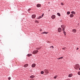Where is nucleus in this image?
I'll use <instances>...</instances> for the list:
<instances>
[{
	"label": "nucleus",
	"instance_id": "1",
	"mask_svg": "<svg viewBox=\"0 0 80 80\" xmlns=\"http://www.w3.org/2000/svg\"><path fill=\"white\" fill-rule=\"evenodd\" d=\"M80 67V66L78 64H77L75 66V69L76 70L78 69V68Z\"/></svg>",
	"mask_w": 80,
	"mask_h": 80
},
{
	"label": "nucleus",
	"instance_id": "2",
	"mask_svg": "<svg viewBox=\"0 0 80 80\" xmlns=\"http://www.w3.org/2000/svg\"><path fill=\"white\" fill-rule=\"evenodd\" d=\"M38 52V50H35L32 52V53L33 54H36Z\"/></svg>",
	"mask_w": 80,
	"mask_h": 80
},
{
	"label": "nucleus",
	"instance_id": "3",
	"mask_svg": "<svg viewBox=\"0 0 80 80\" xmlns=\"http://www.w3.org/2000/svg\"><path fill=\"white\" fill-rule=\"evenodd\" d=\"M44 72L46 74H48V70L45 69L44 70Z\"/></svg>",
	"mask_w": 80,
	"mask_h": 80
},
{
	"label": "nucleus",
	"instance_id": "4",
	"mask_svg": "<svg viewBox=\"0 0 80 80\" xmlns=\"http://www.w3.org/2000/svg\"><path fill=\"white\" fill-rule=\"evenodd\" d=\"M36 15L34 14V15H32V18H33V19L35 18H36Z\"/></svg>",
	"mask_w": 80,
	"mask_h": 80
},
{
	"label": "nucleus",
	"instance_id": "5",
	"mask_svg": "<svg viewBox=\"0 0 80 80\" xmlns=\"http://www.w3.org/2000/svg\"><path fill=\"white\" fill-rule=\"evenodd\" d=\"M51 18L52 19H55V15H52V16Z\"/></svg>",
	"mask_w": 80,
	"mask_h": 80
},
{
	"label": "nucleus",
	"instance_id": "6",
	"mask_svg": "<svg viewBox=\"0 0 80 80\" xmlns=\"http://www.w3.org/2000/svg\"><path fill=\"white\" fill-rule=\"evenodd\" d=\"M61 31L62 29L61 28H59L58 29V32H60Z\"/></svg>",
	"mask_w": 80,
	"mask_h": 80
},
{
	"label": "nucleus",
	"instance_id": "7",
	"mask_svg": "<svg viewBox=\"0 0 80 80\" xmlns=\"http://www.w3.org/2000/svg\"><path fill=\"white\" fill-rule=\"evenodd\" d=\"M41 6V4H37V5H36V6H37L38 8L40 7Z\"/></svg>",
	"mask_w": 80,
	"mask_h": 80
},
{
	"label": "nucleus",
	"instance_id": "8",
	"mask_svg": "<svg viewBox=\"0 0 80 80\" xmlns=\"http://www.w3.org/2000/svg\"><path fill=\"white\" fill-rule=\"evenodd\" d=\"M36 66V64L34 63L32 64V68H34Z\"/></svg>",
	"mask_w": 80,
	"mask_h": 80
},
{
	"label": "nucleus",
	"instance_id": "9",
	"mask_svg": "<svg viewBox=\"0 0 80 80\" xmlns=\"http://www.w3.org/2000/svg\"><path fill=\"white\" fill-rule=\"evenodd\" d=\"M72 32L73 33H75L76 32V30L75 29H73L72 30Z\"/></svg>",
	"mask_w": 80,
	"mask_h": 80
},
{
	"label": "nucleus",
	"instance_id": "10",
	"mask_svg": "<svg viewBox=\"0 0 80 80\" xmlns=\"http://www.w3.org/2000/svg\"><path fill=\"white\" fill-rule=\"evenodd\" d=\"M73 16L74 15L73 14H71L70 15V17L71 18H73Z\"/></svg>",
	"mask_w": 80,
	"mask_h": 80
},
{
	"label": "nucleus",
	"instance_id": "11",
	"mask_svg": "<svg viewBox=\"0 0 80 80\" xmlns=\"http://www.w3.org/2000/svg\"><path fill=\"white\" fill-rule=\"evenodd\" d=\"M28 64H25L24 66V67L25 68H26L28 67Z\"/></svg>",
	"mask_w": 80,
	"mask_h": 80
},
{
	"label": "nucleus",
	"instance_id": "12",
	"mask_svg": "<svg viewBox=\"0 0 80 80\" xmlns=\"http://www.w3.org/2000/svg\"><path fill=\"white\" fill-rule=\"evenodd\" d=\"M72 74H69V76H68V77H72Z\"/></svg>",
	"mask_w": 80,
	"mask_h": 80
},
{
	"label": "nucleus",
	"instance_id": "13",
	"mask_svg": "<svg viewBox=\"0 0 80 80\" xmlns=\"http://www.w3.org/2000/svg\"><path fill=\"white\" fill-rule=\"evenodd\" d=\"M32 55V54H28V55H27V56L28 57H30Z\"/></svg>",
	"mask_w": 80,
	"mask_h": 80
},
{
	"label": "nucleus",
	"instance_id": "14",
	"mask_svg": "<svg viewBox=\"0 0 80 80\" xmlns=\"http://www.w3.org/2000/svg\"><path fill=\"white\" fill-rule=\"evenodd\" d=\"M61 28H62L63 29H64L65 28V27L63 25H61Z\"/></svg>",
	"mask_w": 80,
	"mask_h": 80
},
{
	"label": "nucleus",
	"instance_id": "15",
	"mask_svg": "<svg viewBox=\"0 0 80 80\" xmlns=\"http://www.w3.org/2000/svg\"><path fill=\"white\" fill-rule=\"evenodd\" d=\"M42 34H48V32H42Z\"/></svg>",
	"mask_w": 80,
	"mask_h": 80
},
{
	"label": "nucleus",
	"instance_id": "16",
	"mask_svg": "<svg viewBox=\"0 0 80 80\" xmlns=\"http://www.w3.org/2000/svg\"><path fill=\"white\" fill-rule=\"evenodd\" d=\"M35 77L34 76H33V75H32L31 76H30V78H34Z\"/></svg>",
	"mask_w": 80,
	"mask_h": 80
},
{
	"label": "nucleus",
	"instance_id": "17",
	"mask_svg": "<svg viewBox=\"0 0 80 80\" xmlns=\"http://www.w3.org/2000/svg\"><path fill=\"white\" fill-rule=\"evenodd\" d=\"M67 14H68V15H69V14L70 13V12H67Z\"/></svg>",
	"mask_w": 80,
	"mask_h": 80
},
{
	"label": "nucleus",
	"instance_id": "18",
	"mask_svg": "<svg viewBox=\"0 0 80 80\" xmlns=\"http://www.w3.org/2000/svg\"><path fill=\"white\" fill-rule=\"evenodd\" d=\"M44 73V72L43 71H42L41 72V73L42 74H43Z\"/></svg>",
	"mask_w": 80,
	"mask_h": 80
},
{
	"label": "nucleus",
	"instance_id": "19",
	"mask_svg": "<svg viewBox=\"0 0 80 80\" xmlns=\"http://www.w3.org/2000/svg\"><path fill=\"white\" fill-rule=\"evenodd\" d=\"M71 13L72 14H75V12H74V11H72V12H71Z\"/></svg>",
	"mask_w": 80,
	"mask_h": 80
},
{
	"label": "nucleus",
	"instance_id": "20",
	"mask_svg": "<svg viewBox=\"0 0 80 80\" xmlns=\"http://www.w3.org/2000/svg\"><path fill=\"white\" fill-rule=\"evenodd\" d=\"M57 15H58V16H61V15H60V14L59 13H57Z\"/></svg>",
	"mask_w": 80,
	"mask_h": 80
},
{
	"label": "nucleus",
	"instance_id": "21",
	"mask_svg": "<svg viewBox=\"0 0 80 80\" xmlns=\"http://www.w3.org/2000/svg\"><path fill=\"white\" fill-rule=\"evenodd\" d=\"M63 58L62 57H60V58H58V59H62Z\"/></svg>",
	"mask_w": 80,
	"mask_h": 80
},
{
	"label": "nucleus",
	"instance_id": "22",
	"mask_svg": "<svg viewBox=\"0 0 80 80\" xmlns=\"http://www.w3.org/2000/svg\"><path fill=\"white\" fill-rule=\"evenodd\" d=\"M66 32H65V31H63V33L65 35H66Z\"/></svg>",
	"mask_w": 80,
	"mask_h": 80
},
{
	"label": "nucleus",
	"instance_id": "23",
	"mask_svg": "<svg viewBox=\"0 0 80 80\" xmlns=\"http://www.w3.org/2000/svg\"><path fill=\"white\" fill-rule=\"evenodd\" d=\"M42 17H41V16H40L38 18V19H40V18H42Z\"/></svg>",
	"mask_w": 80,
	"mask_h": 80
},
{
	"label": "nucleus",
	"instance_id": "24",
	"mask_svg": "<svg viewBox=\"0 0 80 80\" xmlns=\"http://www.w3.org/2000/svg\"><path fill=\"white\" fill-rule=\"evenodd\" d=\"M54 48V47L53 46H52L50 47V48Z\"/></svg>",
	"mask_w": 80,
	"mask_h": 80
},
{
	"label": "nucleus",
	"instance_id": "25",
	"mask_svg": "<svg viewBox=\"0 0 80 80\" xmlns=\"http://www.w3.org/2000/svg\"><path fill=\"white\" fill-rule=\"evenodd\" d=\"M57 76H55L54 77V78L56 79V78H57Z\"/></svg>",
	"mask_w": 80,
	"mask_h": 80
},
{
	"label": "nucleus",
	"instance_id": "26",
	"mask_svg": "<svg viewBox=\"0 0 80 80\" xmlns=\"http://www.w3.org/2000/svg\"><path fill=\"white\" fill-rule=\"evenodd\" d=\"M78 75H80V72H78Z\"/></svg>",
	"mask_w": 80,
	"mask_h": 80
},
{
	"label": "nucleus",
	"instance_id": "27",
	"mask_svg": "<svg viewBox=\"0 0 80 80\" xmlns=\"http://www.w3.org/2000/svg\"><path fill=\"white\" fill-rule=\"evenodd\" d=\"M10 79H11V78L10 77H9V78H8V79L10 80Z\"/></svg>",
	"mask_w": 80,
	"mask_h": 80
},
{
	"label": "nucleus",
	"instance_id": "28",
	"mask_svg": "<svg viewBox=\"0 0 80 80\" xmlns=\"http://www.w3.org/2000/svg\"><path fill=\"white\" fill-rule=\"evenodd\" d=\"M30 10H31V9H29L28 10V12H29V11H30Z\"/></svg>",
	"mask_w": 80,
	"mask_h": 80
},
{
	"label": "nucleus",
	"instance_id": "29",
	"mask_svg": "<svg viewBox=\"0 0 80 80\" xmlns=\"http://www.w3.org/2000/svg\"><path fill=\"white\" fill-rule=\"evenodd\" d=\"M44 15V13H43L42 15V17H43Z\"/></svg>",
	"mask_w": 80,
	"mask_h": 80
},
{
	"label": "nucleus",
	"instance_id": "30",
	"mask_svg": "<svg viewBox=\"0 0 80 80\" xmlns=\"http://www.w3.org/2000/svg\"><path fill=\"white\" fill-rule=\"evenodd\" d=\"M63 4H63V3H61V5H63Z\"/></svg>",
	"mask_w": 80,
	"mask_h": 80
},
{
	"label": "nucleus",
	"instance_id": "31",
	"mask_svg": "<svg viewBox=\"0 0 80 80\" xmlns=\"http://www.w3.org/2000/svg\"><path fill=\"white\" fill-rule=\"evenodd\" d=\"M40 48H37V49H36L39 50V49H40Z\"/></svg>",
	"mask_w": 80,
	"mask_h": 80
},
{
	"label": "nucleus",
	"instance_id": "32",
	"mask_svg": "<svg viewBox=\"0 0 80 80\" xmlns=\"http://www.w3.org/2000/svg\"><path fill=\"white\" fill-rule=\"evenodd\" d=\"M35 22H38L37 21H35Z\"/></svg>",
	"mask_w": 80,
	"mask_h": 80
},
{
	"label": "nucleus",
	"instance_id": "33",
	"mask_svg": "<svg viewBox=\"0 0 80 80\" xmlns=\"http://www.w3.org/2000/svg\"><path fill=\"white\" fill-rule=\"evenodd\" d=\"M65 48H62V49H63V50H65Z\"/></svg>",
	"mask_w": 80,
	"mask_h": 80
},
{
	"label": "nucleus",
	"instance_id": "34",
	"mask_svg": "<svg viewBox=\"0 0 80 80\" xmlns=\"http://www.w3.org/2000/svg\"><path fill=\"white\" fill-rule=\"evenodd\" d=\"M64 30H65V29H63L62 30V31H64Z\"/></svg>",
	"mask_w": 80,
	"mask_h": 80
},
{
	"label": "nucleus",
	"instance_id": "35",
	"mask_svg": "<svg viewBox=\"0 0 80 80\" xmlns=\"http://www.w3.org/2000/svg\"><path fill=\"white\" fill-rule=\"evenodd\" d=\"M78 50V48H77V50Z\"/></svg>",
	"mask_w": 80,
	"mask_h": 80
},
{
	"label": "nucleus",
	"instance_id": "36",
	"mask_svg": "<svg viewBox=\"0 0 80 80\" xmlns=\"http://www.w3.org/2000/svg\"><path fill=\"white\" fill-rule=\"evenodd\" d=\"M42 31V29H41L40 30V31Z\"/></svg>",
	"mask_w": 80,
	"mask_h": 80
},
{
	"label": "nucleus",
	"instance_id": "37",
	"mask_svg": "<svg viewBox=\"0 0 80 80\" xmlns=\"http://www.w3.org/2000/svg\"><path fill=\"white\" fill-rule=\"evenodd\" d=\"M48 4H50V2H48Z\"/></svg>",
	"mask_w": 80,
	"mask_h": 80
}]
</instances>
